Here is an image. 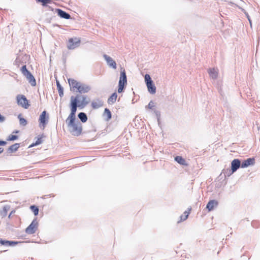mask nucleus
Here are the masks:
<instances>
[{"instance_id":"7ed1b4c3","label":"nucleus","mask_w":260,"mask_h":260,"mask_svg":"<svg viewBox=\"0 0 260 260\" xmlns=\"http://www.w3.org/2000/svg\"><path fill=\"white\" fill-rule=\"evenodd\" d=\"M79 94H77L75 97L72 96L71 98L70 108L71 113L67 119H76V113L78 107H81L78 103Z\"/></svg>"},{"instance_id":"ea45409f","label":"nucleus","mask_w":260,"mask_h":260,"mask_svg":"<svg viewBox=\"0 0 260 260\" xmlns=\"http://www.w3.org/2000/svg\"><path fill=\"white\" fill-rule=\"evenodd\" d=\"M14 133H18V131H15Z\"/></svg>"},{"instance_id":"9b49d317","label":"nucleus","mask_w":260,"mask_h":260,"mask_svg":"<svg viewBox=\"0 0 260 260\" xmlns=\"http://www.w3.org/2000/svg\"><path fill=\"white\" fill-rule=\"evenodd\" d=\"M104 58L106 61V62L108 66L110 68H113V69H116V62L112 59V57H110L109 56L107 55V54H104L103 55Z\"/></svg>"},{"instance_id":"f8f14e48","label":"nucleus","mask_w":260,"mask_h":260,"mask_svg":"<svg viewBox=\"0 0 260 260\" xmlns=\"http://www.w3.org/2000/svg\"><path fill=\"white\" fill-rule=\"evenodd\" d=\"M104 105V102L99 98L95 99L93 100L91 104V107L93 109H97Z\"/></svg>"},{"instance_id":"c9c22d12","label":"nucleus","mask_w":260,"mask_h":260,"mask_svg":"<svg viewBox=\"0 0 260 260\" xmlns=\"http://www.w3.org/2000/svg\"><path fill=\"white\" fill-rule=\"evenodd\" d=\"M5 117L0 113V122H3L5 120Z\"/></svg>"},{"instance_id":"f03ea898","label":"nucleus","mask_w":260,"mask_h":260,"mask_svg":"<svg viewBox=\"0 0 260 260\" xmlns=\"http://www.w3.org/2000/svg\"><path fill=\"white\" fill-rule=\"evenodd\" d=\"M68 82L71 88H73V90L75 91L76 89V92H78L80 93H86L88 92L91 87L90 86L85 84L84 83L78 82L73 79H68Z\"/></svg>"},{"instance_id":"c85d7f7f","label":"nucleus","mask_w":260,"mask_h":260,"mask_svg":"<svg viewBox=\"0 0 260 260\" xmlns=\"http://www.w3.org/2000/svg\"><path fill=\"white\" fill-rule=\"evenodd\" d=\"M18 118L19 119V122L21 125L25 126L27 124L26 120L25 118L22 117L21 114H19Z\"/></svg>"},{"instance_id":"20e7f679","label":"nucleus","mask_w":260,"mask_h":260,"mask_svg":"<svg viewBox=\"0 0 260 260\" xmlns=\"http://www.w3.org/2000/svg\"><path fill=\"white\" fill-rule=\"evenodd\" d=\"M126 84H127V78H126V73H125V70L121 68V71H120L119 80V82H118V93H121L123 91Z\"/></svg>"},{"instance_id":"dca6fc26","label":"nucleus","mask_w":260,"mask_h":260,"mask_svg":"<svg viewBox=\"0 0 260 260\" xmlns=\"http://www.w3.org/2000/svg\"><path fill=\"white\" fill-rule=\"evenodd\" d=\"M55 12L57 13V15L62 18L69 19L71 18V16L69 13L60 9H56Z\"/></svg>"},{"instance_id":"393cba45","label":"nucleus","mask_w":260,"mask_h":260,"mask_svg":"<svg viewBox=\"0 0 260 260\" xmlns=\"http://www.w3.org/2000/svg\"><path fill=\"white\" fill-rule=\"evenodd\" d=\"M56 85L59 95L61 98L63 96V88L58 81H56Z\"/></svg>"},{"instance_id":"2eb2a0df","label":"nucleus","mask_w":260,"mask_h":260,"mask_svg":"<svg viewBox=\"0 0 260 260\" xmlns=\"http://www.w3.org/2000/svg\"><path fill=\"white\" fill-rule=\"evenodd\" d=\"M79 100L80 102L78 103V105L81 108L86 106L89 102V101L87 100V95H79Z\"/></svg>"},{"instance_id":"4468645a","label":"nucleus","mask_w":260,"mask_h":260,"mask_svg":"<svg viewBox=\"0 0 260 260\" xmlns=\"http://www.w3.org/2000/svg\"><path fill=\"white\" fill-rule=\"evenodd\" d=\"M255 163V159L253 157H250L241 162V168H245L248 166H252Z\"/></svg>"},{"instance_id":"6ab92c4d","label":"nucleus","mask_w":260,"mask_h":260,"mask_svg":"<svg viewBox=\"0 0 260 260\" xmlns=\"http://www.w3.org/2000/svg\"><path fill=\"white\" fill-rule=\"evenodd\" d=\"M20 147V143H15L10 146L7 149L8 153H12L17 151L18 148Z\"/></svg>"},{"instance_id":"72a5a7b5","label":"nucleus","mask_w":260,"mask_h":260,"mask_svg":"<svg viewBox=\"0 0 260 260\" xmlns=\"http://www.w3.org/2000/svg\"><path fill=\"white\" fill-rule=\"evenodd\" d=\"M147 106L149 109H152L155 105L153 101H151L149 102Z\"/></svg>"},{"instance_id":"4be33fe9","label":"nucleus","mask_w":260,"mask_h":260,"mask_svg":"<svg viewBox=\"0 0 260 260\" xmlns=\"http://www.w3.org/2000/svg\"><path fill=\"white\" fill-rule=\"evenodd\" d=\"M103 116L105 117V119L107 121H109L112 117V114L111 111L108 108H105Z\"/></svg>"},{"instance_id":"aec40b11","label":"nucleus","mask_w":260,"mask_h":260,"mask_svg":"<svg viewBox=\"0 0 260 260\" xmlns=\"http://www.w3.org/2000/svg\"><path fill=\"white\" fill-rule=\"evenodd\" d=\"M208 73L211 78L213 79H215L218 77L217 70L215 68L209 69L208 70Z\"/></svg>"},{"instance_id":"473e14b6","label":"nucleus","mask_w":260,"mask_h":260,"mask_svg":"<svg viewBox=\"0 0 260 260\" xmlns=\"http://www.w3.org/2000/svg\"><path fill=\"white\" fill-rule=\"evenodd\" d=\"M18 137L17 135H11L7 139L8 141H14L18 139Z\"/></svg>"},{"instance_id":"e433bc0d","label":"nucleus","mask_w":260,"mask_h":260,"mask_svg":"<svg viewBox=\"0 0 260 260\" xmlns=\"http://www.w3.org/2000/svg\"><path fill=\"white\" fill-rule=\"evenodd\" d=\"M7 144V142L4 141L0 140V146H5Z\"/></svg>"},{"instance_id":"5701e85b","label":"nucleus","mask_w":260,"mask_h":260,"mask_svg":"<svg viewBox=\"0 0 260 260\" xmlns=\"http://www.w3.org/2000/svg\"><path fill=\"white\" fill-rule=\"evenodd\" d=\"M117 97V93L116 92L113 93L108 99V103L109 104H114L116 100Z\"/></svg>"},{"instance_id":"412c9836","label":"nucleus","mask_w":260,"mask_h":260,"mask_svg":"<svg viewBox=\"0 0 260 260\" xmlns=\"http://www.w3.org/2000/svg\"><path fill=\"white\" fill-rule=\"evenodd\" d=\"M10 207L9 205H5L3 207V209L0 211V215L2 217L7 216L8 211L10 210Z\"/></svg>"},{"instance_id":"7c9ffc66","label":"nucleus","mask_w":260,"mask_h":260,"mask_svg":"<svg viewBox=\"0 0 260 260\" xmlns=\"http://www.w3.org/2000/svg\"><path fill=\"white\" fill-rule=\"evenodd\" d=\"M31 211L34 212V215L37 216L39 214V208L37 206L35 205H32L30 207Z\"/></svg>"},{"instance_id":"58836bf2","label":"nucleus","mask_w":260,"mask_h":260,"mask_svg":"<svg viewBox=\"0 0 260 260\" xmlns=\"http://www.w3.org/2000/svg\"><path fill=\"white\" fill-rule=\"evenodd\" d=\"M4 151V148L2 147H0V154H1Z\"/></svg>"},{"instance_id":"423d86ee","label":"nucleus","mask_w":260,"mask_h":260,"mask_svg":"<svg viewBox=\"0 0 260 260\" xmlns=\"http://www.w3.org/2000/svg\"><path fill=\"white\" fill-rule=\"evenodd\" d=\"M145 82L147 85L148 90L151 94L156 92V87L149 74H146L144 77Z\"/></svg>"},{"instance_id":"4c0bfd02","label":"nucleus","mask_w":260,"mask_h":260,"mask_svg":"<svg viewBox=\"0 0 260 260\" xmlns=\"http://www.w3.org/2000/svg\"><path fill=\"white\" fill-rule=\"evenodd\" d=\"M14 212H15V211H14V210H13V211H12L11 212V213H10V214L9 215V216H8L9 218H10L11 216V215H12V214H13Z\"/></svg>"},{"instance_id":"ddd939ff","label":"nucleus","mask_w":260,"mask_h":260,"mask_svg":"<svg viewBox=\"0 0 260 260\" xmlns=\"http://www.w3.org/2000/svg\"><path fill=\"white\" fill-rule=\"evenodd\" d=\"M241 167V161L239 159H234L231 162L232 172H235L240 167Z\"/></svg>"},{"instance_id":"2f4dec72","label":"nucleus","mask_w":260,"mask_h":260,"mask_svg":"<svg viewBox=\"0 0 260 260\" xmlns=\"http://www.w3.org/2000/svg\"><path fill=\"white\" fill-rule=\"evenodd\" d=\"M37 2L42 3L43 6L47 7V4L51 3L52 0H36Z\"/></svg>"},{"instance_id":"39448f33","label":"nucleus","mask_w":260,"mask_h":260,"mask_svg":"<svg viewBox=\"0 0 260 260\" xmlns=\"http://www.w3.org/2000/svg\"><path fill=\"white\" fill-rule=\"evenodd\" d=\"M21 72L23 75L26 78L28 82L31 86H35L36 85V81L35 77L31 73L27 70L25 65L23 66L21 69Z\"/></svg>"},{"instance_id":"f704fd0d","label":"nucleus","mask_w":260,"mask_h":260,"mask_svg":"<svg viewBox=\"0 0 260 260\" xmlns=\"http://www.w3.org/2000/svg\"><path fill=\"white\" fill-rule=\"evenodd\" d=\"M245 15L246 16L247 18L248 19V21L249 22L250 26L251 27L252 26V23H251V21L250 16H249V15H248V14L247 13L245 12Z\"/></svg>"},{"instance_id":"bb28decb","label":"nucleus","mask_w":260,"mask_h":260,"mask_svg":"<svg viewBox=\"0 0 260 260\" xmlns=\"http://www.w3.org/2000/svg\"><path fill=\"white\" fill-rule=\"evenodd\" d=\"M190 211V209L188 210V211H185L184 212V215H181L180 216V221H178V222H179L181 221H184L187 218H188V215L189 214V212Z\"/></svg>"},{"instance_id":"cd10ccee","label":"nucleus","mask_w":260,"mask_h":260,"mask_svg":"<svg viewBox=\"0 0 260 260\" xmlns=\"http://www.w3.org/2000/svg\"><path fill=\"white\" fill-rule=\"evenodd\" d=\"M175 160L180 165H185V159L182 158L181 156H177L175 157Z\"/></svg>"},{"instance_id":"f3484780","label":"nucleus","mask_w":260,"mask_h":260,"mask_svg":"<svg viewBox=\"0 0 260 260\" xmlns=\"http://www.w3.org/2000/svg\"><path fill=\"white\" fill-rule=\"evenodd\" d=\"M48 118L46 111H44L40 116L39 121L43 125H45L48 122Z\"/></svg>"},{"instance_id":"b1692460","label":"nucleus","mask_w":260,"mask_h":260,"mask_svg":"<svg viewBox=\"0 0 260 260\" xmlns=\"http://www.w3.org/2000/svg\"><path fill=\"white\" fill-rule=\"evenodd\" d=\"M78 118L80 119L82 122H85L87 120V116L86 113L84 112H80L78 115Z\"/></svg>"},{"instance_id":"0eeeda50","label":"nucleus","mask_w":260,"mask_h":260,"mask_svg":"<svg viewBox=\"0 0 260 260\" xmlns=\"http://www.w3.org/2000/svg\"><path fill=\"white\" fill-rule=\"evenodd\" d=\"M38 227V222L37 218H35L31 223L26 228L25 232L27 234H33L36 233Z\"/></svg>"},{"instance_id":"6e6552de","label":"nucleus","mask_w":260,"mask_h":260,"mask_svg":"<svg viewBox=\"0 0 260 260\" xmlns=\"http://www.w3.org/2000/svg\"><path fill=\"white\" fill-rule=\"evenodd\" d=\"M17 104L21 106L22 107L27 109L29 106L28 101L26 97L21 94L17 95L16 97Z\"/></svg>"},{"instance_id":"a878e982","label":"nucleus","mask_w":260,"mask_h":260,"mask_svg":"<svg viewBox=\"0 0 260 260\" xmlns=\"http://www.w3.org/2000/svg\"><path fill=\"white\" fill-rule=\"evenodd\" d=\"M42 138L43 137L42 136H40L39 137H38L37 138V140L36 141L35 143H34L32 144H31L29 146V147L30 148V147H32L34 146H37V145H38L39 144H41V143H42L43 142V140H42Z\"/></svg>"},{"instance_id":"9d476101","label":"nucleus","mask_w":260,"mask_h":260,"mask_svg":"<svg viewBox=\"0 0 260 260\" xmlns=\"http://www.w3.org/2000/svg\"><path fill=\"white\" fill-rule=\"evenodd\" d=\"M22 242L9 241L7 240H4L0 238V244L1 245L6 247H13L15 246L19 243H22Z\"/></svg>"},{"instance_id":"1a4fd4ad","label":"nucleus","mask_w":260,"mask_h":260,"mask_svg":"<svg viewBox=\"0 0 260 260\" xmlns=\"http://www.w3.org/2000/svg\"><path fill=\"white\" fill-rule=\"evenodd\" d=\"M80 44V40L78 38H71L69 39L68 48L69 49H74L78 47Z\"/></svg>"},{"instance_id":"a211bd4d","label":"nucleus","mask_w":260,"mask_h":260,"mask_svg":"<svg viewBox=\"0 0 260 260\" xmlns=\"http://www.w3.org/2000/svg\"><path fill=\"white\" fill-rule=\"evenodd\" d=\"M218 205L217 201L213 200H210L207 204L206 206V208L209 210V211H212L214 207H216Z\"/></svg>"},{"instance_id":"c756f323","label":"nucleus","mask_w":260,"mask_h":260,"mask_svg":"<svg viewBox=\"0 0 260 260\" xmlns=\"http://www.w3.org/2000/svg\"><path fill=\"white\" fill-rule=\"evenodd\" d=\"M234 172H232V169H227L226 170L224 169L222 170V173H223L224 176L229 177L232 174H233Z\"/></svg>"},{"instance_id":"f257e3e1","label":"nucleus","mask_w":260,"mask_h":260,"mask_svg":"<svg viewBox=\"0 0 260 260\" xmlns=\"http://www.w3.org/2000/svg\"><path fill=\"white\" fill-rule=\"evenodd\" d=\"M66 122L72 135L79 136L82 134V125L80 121L76 120V119H66Z\"/></svg>"}]
</instances>
